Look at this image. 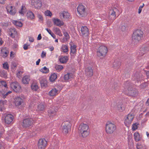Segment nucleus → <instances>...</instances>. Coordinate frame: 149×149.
<instances>
[{
	"label": "nucleus",
	"instance_id": "f257e3e1",
	"mask_svg": "<svg viewBox=\"0 0 149 149\" xmlns=\"http://www.w3.org/2000/svg\"><path fill=\"white\" fill-rule=\"evenodd\" d=\"M125 86L127 88V90L126 91L125 94L130 96L135 97L138 95V91L135 88H132V84L127 81L125 82Z\"/></svg>",
	"mask_w": 149,
	"mask_h": 149
},
{
	"label": "nucleus",
	"instance_id": "f03ea898",
	"mask_svg": "<svg viewBox=\"0 0 149 149\" xmlns=\"http://www.w3.org/2000/svg\"><path fill=\"white\" fill-rule=\"evenodd\" d=\"M143 32L140 29H138L135 31L132 36V40L134 44H136L140 41L143 38Z\"/></svg>",
	"mask_w": 149,
	"mask_h": 149
},
{
	"label": "nucleus",
	"instance_id": "7ed1b4c3",
	"mask_svg": "<svg viewBox=\"0 0 149 149\" xmlns=\"http://www.w3.org/2000/svg\"><path fill=\"white\" fill-rule=\"evenodd\" d=\"M79 130L83 138L86 137L89 134V127L88 125L84 123H81L79 125Z\"/></svg>",
	"mask_w": 149,
	"mask_h": 149
},
{
	"label": "nucleus",
	"instance_id": "20e7f679",
	"mask_svg": "<svg viewBox=\"0 0 149 149\" xmlns=\"http://www.w3.org/2000/svg\"><path fill=\"white\" fill-rule=\"evenodd\" d=\"M86 9V7L81 4H80L79 5L77 8V11L79 17H84L86 15L87 13Z\"/></svg>",
	"mask_w": 149,
	"mask_h": 149
},
{
	"label": "nucleus",
	"instance_id": "39448f33",
	"mask_svg": "<svg viewBox=\"0 0 149 149\" xmlns=\"http://www.w3.org/2000/svg\"><path fill=\"white\" fill-rule=\"evenodd\" d=\"M107 51V48L105 46H100L97 51V56L100 58L104 57Z\"/></svg>",
	"mask_w": 149,
	"mask_h": 149
},
{
	"label": "nucleus",
	"instance_id": "423d86ee",
	"mask_svg": "<svg viewBox=\"0 0 149 149\" xmlns=\"http://www.w3.org/2000/svg\"><path fill=\"white\" fill-rule=\"evenodd\" d=\"M116 125L111 123L109 122L106 126V131L108 134H112L116 130Z\"/></svg>",
	"mask_w": 149,
	"mask_h": 149
},
{
	"label": "nucleus",
	"instance_id": "0eeeda50",
	"mask_svg": "<svg viewBox=\"0 0 149 149\" xmlns=\"http://www.w3.org/2000/svg\"><path fill=\"white\" fill-rule=\"evenodd\" d=\"M10 86L11 88L16 93H19L21 90V87L17 81L12 82Z\"/></svg>",
	"mask_w": 149,
	"mask_h": 149
},
{
	"label": "nucleus",
	"instance_id": "6e6552de",
	"mask_svg": "<svg viewBox=\"0 0 149 149\" xmlns=\"http://www.w3.org/2000/svg\"><path fill=\"white\" fill-rule=\"evenodd\" d=\"M33 123V120L31 118H27L24 119L23 121V127L27 128L31 126Z\"/></svg>",
	"mask_w": 149,
	"mask_h": 149
},
{
	"label": "nucleus",
	"instance_id": "1a4fd4ad",
	"mask_svg": "<svg viewBox=\"0 0 149 149\" xmlns=\"http://www.w3.org/2000/svg\"><path fill=\"white\" fill-rule=\"evenodd\" d=\"M47 141L44 139H39L38 143V146L39 149H44L46 146Z\"/></svg>",
	"mask_w": 149,
	"mask_h": 149
},
{
	"label": "nucleus",
	"instance_id": "9d476101",
	"mask_svg": "<svg viewBox=\"0 0 149 149\" xmlns=\"http://www.w3.org/2000/svg\"><path fill=\"white\" fill-rule=\"evenodd\" d=\"M31 5L38 9L40 8L42 6L41 2L39 0H31Z\"/></svg>",
	"mask_w": 149,
	"mask_h": 149
},
{
	"label": "nucleus",
	"instance_id": "9b49d317",
	"mask_svg": "<svg viewBox=\"0 0 149 149\" xmlns=\"http://www.w3.org/2000/svg\"><path fill=\"white\" fill-rule=\"evenodd\" d=\"M15 106L17 108H19L21 107L22 104L23 102V100L19 97H15Z\"/></svg>",
	"mask_w": 149,
	"mask_h": 149
},
{
	"label": "nucleus",
	"instance_id": "f8f14e48",
	"mask_svg": "<svg viewBox=\"0 0 149 149\" xmlns=\"http://www.w3.org/2000/svg\"><path fill=\"white\" fill-rule=\"evenodd\" d=\"M134 116L131 114H128L126 117L124 122L125 125L127 126V125L130 124Z\"/></svg>",
	"mask_w": 149,
	"mask_h": 149
},
{
	"label": "nucleus",
	"instance_id": "ddd939ff",
	"mask_svg": "<svg viewBox=\"0 0 149 149\" xmlns=\"http://www.w3.org/2000/svg\"><path fill=\"white\" fill-rule=\"evenodd\" d=\"M81 30L83 36L86 37L88 36L89 34V32L87 26H82Z\"/></svg>",
	"mask_w": 149,
	"mask_h": 149
},
{
	"label": "nucleus",
	"instance_id": "4468645a",
	"mask_svg": "<svg viewBox=\"0 0 149 149\" xmlns=\"http://www.w3.org/2000/svg\"><path fill=\"white\" fill-rule=\"evenodd\" d=\"M85 74L88 77H91L93 75V70L91 67H87L85 69Z\"/></svg>",
	"mask_w": 149,
	"mask_h": 149
},
{
	"label": "nucleus",
	"instance_id": "2eb2a0df",
	"mask_svg": "<svg viewBox=\"0 0 149 149\" xmlns=\"http://www.w3.org/2000/svg\"><path fill=\"white\" fill-rule=\"evenodd\" d=\"M13 119V116L10 114L7 115L5 118V121L6 123L10 124Z\"/></svg>",
	"mask_w": 149,
	"mask_h": 149
},
{
	"label": "nucleus",
	"instance_id": "dca6fc26",
	"mask_svg": "<svg viewBox=\"0 0 149 149\" xmlns=\"http://www.w3.org/2000/svg\"><path fill=\"white\" fill-rule=\"evenodd\" d=\"M116 10L117 9L116 8H114L113 9L111 10L109 12V13L110 14L109 16V18L112 20H113L115 19V10Z\"/></svg>",
	"mask_w": 149,
	"mask_h": 149
},
{
	"label": "nucleus",
	"instance_id": "f3484780",
	"mask_svg": "<svg viewBox=\"0 0 149 149\" xmlns=\"http://www.w3.org/2000/svg\"><path fill=\"white\" fill-rule=\"evenodd\" d=\"M53 22L54 25L60 26L63 25L64 23L62 21L57 18H54L53 19Z\"/></svg>",
	"mask_w": 149,
	"mask_h": 149
},
{
	"label": "nucleus",
	"instance_id": "a211bd4d",
	"mask_svg": "<svg viewBox=\"0 0 149 149\" xmlns=\"http://www.w3.org/2000/svg\"><path fill=\"white\" fill-rule=\"evenodd\" d=\"M39 80L41 87L45 88L47 86V81L45 79L40 78Z\"/></svg>",
	"mask_w": 149,
	"mask_h": 149
},
{
	"label": "nucleus",
	"instance_id": "6ab92c4d",
	"mask_svg": "<svg viewBox=\"0 0 149 149\" xmlns=\"http://www.w3.org/2000/svg\"><path fill=\"white\" fill-rule=\"evenodd\" d=\"M121 64L120 62L119 59L116 60L113 63V67L114 68H118Z\"/></svg>",
	"mask_w": 149,
	"mask_h": 149
},
{
	"label": "nucleus",
	"instance_id": "aec40b11",
	"mask_svg": "<svg viewBox=\"0 0 149 149\" xmlns=\"http://www.w3.org/2000/svg\"><path fill=\"white\" fill-rule=\"evenodd\" d=\"M71 124L69 120L66 121V130H67V133H68L71 131Z\"/></svg>",
	"mask_w": 149,
	"mask_h": 149
},
{
	"label": "nucleus",
	"instance_id": "412c9836",
	"mask_svg": "<svg viewBox=\"0 0 149 149\" xmlns=\"http://www.w3.org/2000/svg\"><path fill=\"white\" fill-rule=\"evenodd\" d=\"M8 53L9 52L6 50V47H5L1 49V53L3 54L2 56L3 58L6 57L8 55Z\"/></svg>",
	"mask_w": 149,
	"mask_h": 149
},
{
	"label": "nucleus",
	"instance_id": "4be33fe9",
	"mask_svg": "<svg viewBox=\"0 0 149 149\" xmlns=\"http://www.w3.org/2000/svg\"><path fill=\"white\" fill-rule=\"evenodd\" d=\"M58 90L54 88L49 91V95L50 96H53L58 94Z\"/></svg>",
	"mask_w": 149,
	"mask_h": 149
},
{
	"label": "nucleus",
	"instance_id": "5701e85b",
	"mask_svg": "<svg viewBox=\"0 0 149 149\" xmlns=\"http://www.w3.org/2000/svg\"><path fill=\"white\" fill-rule=\"evenodd\" d=\"M30 80L29 77L27 75L24 76L22 78V82L23 84H28Z\"/></svg>",
	"mask_w": 149,
	"mask_h": 149
},
{
	"label": "nucleus",
	"instance_id": "b1692460",
	"mask_svg": "<svg viewBox=\"0 0 149 149\" xmlns=\"http://www.w3.org/2000/svg\"><path fill=\"white\" fill-rule=\"evenodd\" d=\"M26 16L28 18L31 19H33L34 17V14L31 11L28 12L26 13Z\"/></svg>",
	"mask_w": 149,
	"mask_h": 149
},
{
	"label": "nucleus",
	"instance_id": "393cba45",
	"mask_svg": "<svg viewBox=\"0 0 149 149\" xmlns=\"http://www.w3.org/2000/svg\"><path fill=\"white\" fill-rule=\"evenodd\" d=\"M57 74L54 73L52 74L49 77V80L50 81L52 82L54 81L55 80L57 79Z\"/></svg>",
	"mask_w": 149,
	"mask_h": 149
},
{
	"label": "nucleus",
	"instance_id": "a878e982",
	"mask_svg": "<svg viewBox=\"0 0 149 149\" xmlns=\"http://www.w3.org/2000/svg\"><path fill=\"white\" fill-rule=\"evenodd\" d=\"M13 23L15 26L19 27H21L22 26V22L19 21L17 20H13Z\"/></svg>",
	"mask_w": 149,
	"mask_h": 149
},
{
	"label": "nucleus",
	"instance_id": "bb28decb",
	"mask_svg": "<svg viewBox=\"0 0 149 149\" xmlns=\"http://www.w3.org/2000/svg\"><path fill=\"white\" fill-rule=\"evenodd\" d=\"M13 6H10V9L9 11L8 10L7 11L9 12V13L12 15H15L16 12V10L15 8H13Z\"/></svg>",
	"mask_w": 149,
	"mask_h": 149
},
{
	"label": "nucleus",
	"instance_id": "cd10ccee",
	"mask_svg": "<svg viewBox=\"0 0 149 149\" xmlns=\"http://www.w3.org/2000/svg\"><path fill=\"white\" fill-rule=\"evenodd\" d=\"M7 72L4 70H1L0 71V76L4 78H7Z\"/></svg>",
	"mask_w": 149,
	"mask_h": 149
},
{
	"label": "nucleus",
	"instance_id": "c85d7f7f",
	"mask_svg": "<svg viewBox=\"0 0 149 149\" xmlns=\"http://www.w3.org/2000/svg\"><path fill=\"white\" fill-rule=\"evenodd\" d=\"M134 136L136 141L137 142L140 140V135L138 132H136L134 133Z\"/></svg>",
	"mask_w": 149,
	"mask_h": 149
},
{
	"label": "nucleus",
	"instance_id": "c756f323",
	"mask_svg": "<svg viewBox=\"0 0 149 149\" xmlns=\"http://www.w3.org/2000/svg\"><path fill=\"white\" fill-rule=\"evenodd\" d=\"M76 46L75 45H71L70 46V53L74 54L76 52Z\"/></svg>",
	"mask_w": 149,
	"mask_h": 149
},
{
	"label": "nucleus",
	"instance_id": "7c9ffc66",
	"mask_svg": "<svg viewBox=\"0 0 149 149\" xmlns=\"http://www.w3.org/2000/svg\"><path fill=\"white\" fill-rule=\"evenodd\" d=\"M56 111L53 109H50L48 110V113L51 116H53L56 114Z\"/></svg>",
	"mask_w": 149,
	"mask_h": 149
},
{
	"label": "nucleus",
	"instance_id": "2f4dec72",
	"mask_svg": "<svg viewBox=\"0 0 149 149\" xmlns=\"http://www.w3.org/2000/svg\"><path fill=\"white\" fill-rule=\"evenodd\" d=\"M31 87L32 90L35 91H37L38 88V85L36 84H32L31 86Z\"/></svg>",
	"mask_w": 149,
	"mask_h": 149
},
{
	"label": "nucleus",
	"instance_id": "473e14b6",
	"mask_svg": "<svg viewBox=\"0 0 149 149\" xmlns=\"http://www.w3.org/2000/svg\"><path fill=\"white\" fill-rule=\"evenodd\" d=\"M118 108L119 110L120 111H123L125 109V107L124 105L121 102L120 104L118 105Z\"/></svg>",
	"mask_w": 149,
	"mask_h": 149
},
{
	"label": "nucleus",
	"instance_id": "72a5a7b5",
	"mask_svg": "<svg viewBox=\"0 0 149 149\" xmlns=\"http://www.w3.org/2000/svg\"><path fill=\"white\" fill-rule=\"evenodd\" d=\"M40 70L43 73L45 74L49 73V69L45 66L43 68L41 69Z\"/></svg>",
	"mask_w": 149,
	"mask_h": 149
},
{
	"label": "nucleus",
	"instance_id": "f704fd0d",
	"mask_svg": "<svg viewBox=\"0 0 149 149\" xmlns=\"http://www.w3.org/2000/svg\"><path fill=\"white\" fill-rule=\"evenodd\" d=\"M73 76V74L72 73H67L66 74V80H68L72 78Z\"/></svg>",
	"mask_w": 149,
	"mask_h": 149
},
{
	"label": "nucleus",
	"instance_id": "c9c22d12",
	"mask_svg": "<svg viewBox=\"0 0 149 149\" xmlns=\"http://www.w3.org/2000/svg\"><path fill=\"white\" fill-rule=\"evenodd\" d=\"M44 105L43 104H40L38 106V110L39 111H42L44 109Z\"/></svg>",
	"mask_w": 149,
	"mask_h": 149
},
{
	"label": "nucleus",
	"instance_id": "e433bc0d",
	"mask_svg": "<svg viewBox=\"0 0 149 149\" xmlns=\"http://www.w3.org/2000/svg\"><path fill=\"white\" fill-rule=\"evenodd\" d=\"M59 60L61 63H65V56H60Z\"/></svg>",
	"mask_w": 149,
	"mask_h": 149
},
{
	"label": "nucleus",
	"instance_id": "4c0bfd02",
	"mask_svg": "<svg viewBox=\"0 0 149 149\" xmlns=\"http://www.w3.org/2000/svg\"><path fill=\"white\" fill-rule=\"evenodd\" d=\"M71 18L72 17L71 15L68 12H66V19H67L68 20L70 21L71 19Z\"/></svg>",
	"mask_w": 149,
	"mask_h": 149
},
{
	"label": "nucleus",
	"instance_id": "58836bf2",
	"mask_svg": "<svg viewBox=\"0 0 149 149\" xmlns=\"http://www.w3.org/2000/svg\"><path fill=\"white\" fill-rule=\"evenodd\" d=\"M55 68L57 70H61L63 68V67L60 65H56Z\"/></svg>",
	"mask_w": 149,
	"mask_h": 149
},
{
	"label": "nucleus",
	"instance_id": "ea45409f",
	"mask_svg": "<svg viewBox=\"0 0 149 149\" xmlns=\"http://www.w3.org/2000/svg\"><path fill=\"white\" fill-rule=\"evenodd\" d=\"M139 124L137 123H136L132 125V130H133L134 131L137 128V125Z\"/></svg>",
	"mask_w": 149,
	"mask_h": 149
},
{
	"label": "nucleus",
	"instance_id": "a19ab883",
	"mask_svg": "<svg viewBox=\"0 0 149 149\" xmlns=\"http://www.w3.org/2000/svg\"><path fill=\"white\" fill-rule=\"evenodd\" d=\"M3 68L6 70H8L9 69V66L7 63L6 62L3 64Z\"/></svg>",
	"mask_w": 149,
	"mask_h": 149
},
{
	"label": "nucleus",
	"instance_id": "79ce46f5",
	"mask_svg": "<svg viewBox=\"0 0 149 149\" xmlns=\"http://www.w3.org/2000/svg\"><path fill=\"white\" fill-rule=\"evenodd\" d=\"M9 30H10V32L11 33V34H10L11 36H12L13 35V32L14 33H16L17 32L15 29L14 28H10V29Z\"/></svg>",
	"mask_w": 149,
	"mask_h": 149
},
{
	"label": "nucleus",
	"instance_id": "37998d69",
	"mask_svg": "<svg viewBox=\"0 0 149 149\" xmlns=\"http://www.w3.org/2000/svg\"><path fill=\"white\" fill-rule=\"evenodd\" d=\"M118 88V86L116 83H114L113 84V86L112 87V89L114 90H116Z\"/></svg>",
	"mask_w": 149,
	"mask_h": 149
},
{
	"label": "nucleus",
	"instance_id": "c03bdc74",
	"mask_svg": "<svg viewBox=\"0 0 149 149\" xmlns=\"http://www.w3.org/2000/svg\"><path fill=\"white\" fill-rule=\"evenodd\" d=\"M45 14L46 16H51L52 15V13L50 11L47 10L45 12Z\"/></svg>",
	"mask_w": 149,
	"mask_h": 149
},
{
	"label": "nucleus",
	"instance_id": "a18cd8bd",
	"mask_svg": "<svg viewBox=\"0 0 149 149\" xmlns=\"http://www.w3.org/2000/svg\"><path fill=\"white\" fill-rule=\"evenodd\" d=\"M126 26L124 25H122L120 28L121 31H124L126 30Z\"/></svg>",
	"mask_w": 149,
	"mask_h": 149
},
{
	"label": "nucleus",
	"instance_id": "49530a36",
	"mask_svg": "<svg viewBox=\"0 0 149 149\" xmlns=\"http://www.w3.org/2000/svg\"><path fill=\"white\" fill-rule=\"evenodd\" d=\"M148 86V83L147 82L143 83L141 84V86L143 88H145Z\"/></svg>",
	"mask_w": 149,
	"mask_h": 149
},
{
	"label": "nucleus",
	"instance_id": "de8ad7c7",
	"mask_svg": "<svg viewBox=\"0 0 149 149\" xmlns=\"http://www.w3.org/2000/svg\"><path fill=\"white\" fill-rule=\"evenodd\" d=\"M0 82L1 83L2 86H3L4 87H5L6 88H7V86L6 83V82L5 81H2Z\"/></svg>",
	"mask_w": 149,
	"mask_h": 149
},
{
	"label": "nucleus",
	"instance_id": "09e8293b",
	"mask_svg": "<svg viewBox=\"0 0 149 149\" xmlns=\"http://www.w3.org/2000/svg\"><path fill=\"white\" fill-rule=\"evenodd\" d=\"M12 66H11V68L12 69H14V68L16 67L17 66V64L15 62H12Z\"/></svg>",
	"mask_w": 149,
	"mask_h": 149
},
{
	"label": "nucleus",
	"instance_id": "8fccbe9b",
	"mask_svg": "<svg viewBox=\"0 0 149 149\" xmlns=\"http://www.w3.org/2000/svg\"><path fill=\"white\" fill-rule=\"evenodd\" d=\"M65 11H64L63 13H61L60 14V17L61 19H63L64 18L65 14Z\"/></svg>",
	"mask_w": 149,
	"mask_h": 149
},
{
	"label": "nucleus",
	"instance_id": "3c124183",
	"mask_svg": "<svg viewBox=\"0 0 149 149\" xmlns=\"http://www.w3.org/2000/svg\"><path fill=\"white\" fill-rule=\"evenodd\" d=\"M54 29L55 31V32L58 33H60V31L58 28L56 27H54Z\"/></svg>",
	"mask_w": 149,
	"mask_h": 149
},
{
	"label": "nucleus",
	"instance_id": "603ef678",
	"mask_svg": "<svg viewBox=\"0 0 149 149\" xmlns=\"http://www.w3.org/2000/svg\"><path fill=\"white\" fill-rule=\"evenodd\" d=\"M47 24L48 27H51L52 26V22L50 21H47Z\"/></svg>",
	"mask_w": 149,
	"mask_h": 149
},
{
	"label": "nucleus",
	"instance_id": "864d4df0",
	"mask_svg": "<svg viewBox=\"0 0 149 149\" xmlns=\"http://www.w3.org/2000/svg\"><path fill=\"white\" fill-rule=\"evenodd\" d=\"M2 100H0V109L1 111L2 110V108L4 107V104L1 102Z\"/></svg>",
	"mask_w": 149,
	"mask_h": 149
},
{
	"label": "nucleus",
	"instance_id": "5fc2aeb1",
	"mask_svg": "<svg viewBox=\"0 0 149 149\" xmlns=\"http://www.w3.org/2000/svg\"><path fill=\"white\" fill-rule=\"evenodd\" d=\"M37 17L40 21H43V19L42 15L40 14H38L37 15Z\"/></svg>",
	"mask_w": 149,
	"mask_h": 149
},
{
	"label": "nucleus",
	"instance_id": "6e6d98bb",
	"mask_svg": "<svg viewBox=\"0 0 149 149\" xmlns=\"http://www.w3.org/2000/svg\"><path fill=\"white\" fill-rule=\"evenodd\" d=\"M70 36L68 34L67 32H66V41H67V40L69 39Z\"/></svg>",
	"mask_w": 149,
	"mask_h": 149
},
{
	"label": "nucleus",
	"instance_id": "4d7b16f0",
	"mask_svg": "<svg viewBox=\"0 0 149 149\" xmlns=\"http://www.w3.org/2000/svg\"><path fill=\"white\" fill-rule=\"evenodd\" d=\"M29 46V45H27L26 44H24L23 47L24 49L25 50L27 49L28 48Z\"/></svg>",
	"mask_w": 149,
	"mask_h": 149
},
{
	"label": "nucleus",
	"instance_id": "13d9d810",
	"mask_svg": "<svg viewBox=\"0 0 149 149\" xmlns=\"http://www.w3.org/2000/svg\"><path fill=\"white\" fill-rule=\"evenodd\" d=\"M29 40L30 42H33L34 41V40L33 38L29 36Z\"/></svg>",
	"mask_w": 149,
	"mask_h": 149
},
{
	"label": "nucleus",
	"instance_id": "bf43d9fd",
	"mask_svg": "<svg viewBox=\"0 0 149 149\" xmlns=\"http://www.w3.org/2000/svg\"><path fill=\"white\" fill-rule=\"evenodd\" d=\"M61 127L62 128V129L63 130L65 129V123L64 122H63L61 126Z\"/></svg>",
	"mask_w": 149,
	"mask_h": 149
},
{
	"label": "nucleus",
	"instance_id": "052dcab7",
	"mask_svg": "<svg viewBox=\"0 0 149 149\" xmlns=\"http://www.w3.org/2000/svg\"><path fill=\"white\" fill-rule=\"evenodd\" d=\"M61 51L63 52L64 53L65 52V45H64L61 48Z\"/></svg>",
	"mask_w": 149,
	"mask_h": 149
},
{
	"label": "nucleus",
	"instance_id": "680f3d73",
	"mask_svg": "<svg viewBox=\"0 0 149 149\" xmlns=\"http://www.w3.org/2000/svg\"><path fill=\"white\" fill-rule=\"evenodd\" d=\"M23 6H22V7L21 10H19V13L21 14L22 15H24V13H23Z\"/></svg>",
	"mask_w": 149,
	"mask_h": 149
},
{
	"label": "nucleus",
	"instance_id": "e2e57ef3",
	"mask_svg": "<svg viewBox=\"0 0 149 149\" xmlns=\"http://www.w3.org/2000/svg\"><path fill=\"white\" fill-rule=\"evenodd\" d=\"M46 53L44 52L43 51L42 53V54H41V57L42 58H43L46 56Z\"/></svg>",
	"mask_w": 149,
	"mask_h": 149
},
{
	"label": "nucleus",
	"instance_id": "0e129e2a",
	"mask_svg": "<svg viewBox=\"0 0 149 149\" xmlns=\"http://www.w3.org/2000/svg\"><path fill=\"white\" fill-rule=\"evenodd\" d=\"M45 29L50 35H51V34L52 32L51 31L50 29H49L47 28H46Z\"/></svg>",
	"mask_w": 149,
	"mask_h": 149
},
{
	"label": "nucleus",
	"instance_id": "69168bd1",
	"mask_svg": "<svg viewBox=\"0 0 149 149\" xmlns=\"http://www.w3.org/2000/svg\"><path fill=\"white\" fill-rule=\"evenodd\" d=\"M42 39V36L41 34H39L38 36L37 40H40Z\"/></svg>",
	"mask_w": 149,
	"mask_h": 149
},
{
	"label": "nucleus",
	"instance_id": "338daca9",
	"mask_svg": "<svg viewBox=\"0 0 149 149\" xmlns=\"http://www.w3.org/2000/svg\"><path fill=\"white\" fill-rule=\"evenodd\" d=\"M143 8L142 7H141V6L139 7V10H138V13H139V14L140 13H141V11H142V9H141V8Z\"/></svg>",
	"mask_w": 149,
	"mask_h": 149
},
{
	"label": "nucleus",
	"instance_id": "774afa93",
	"mask_svg": "<svg viewBox=\"0 0 149 149\" xmlns=\"http://www.w3.org/2000/svg\"><path fill=\"white\" fill-rule=\"evenodd\" d=\"M134 75L135 76V75L136 76V77L137 79H140V77L139 76L138 73H136Z\"/></svg>",
	"mask_w": 149,
	"mask_h": 149
}]
</instances>
